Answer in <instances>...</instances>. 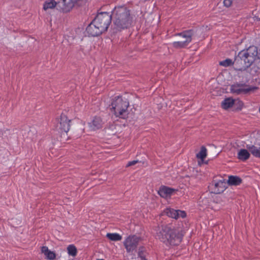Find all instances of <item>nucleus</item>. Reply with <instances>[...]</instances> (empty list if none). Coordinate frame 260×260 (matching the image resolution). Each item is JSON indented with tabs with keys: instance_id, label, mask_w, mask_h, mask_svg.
Returning a JSON list of instances; mask_svg holds the SVG:
<instances>
[{
	"instance_id": "nucleus-11",
	"label": "nucleus",
	"mask_w": 260,
	"mask_h": 260,
	"mask_svg": "<svg viewBox=\"0 0 260 260\" xmlns=\"http://www.w3.org/2000/svg\"><path fill=\"white\" fill-rule=\"evenodd\" d=\"M245 56L249 59V62H253L256 59H258L259 53L256 46H250L247 50L241 51Z\"/></svg>"
},
{
	"instance_id": "nucleus-14",
	"label": "nucleus",
	"mask_w": 260,
	"mask_h": 260,
	"mask_svg": "<svg viewBox=\"0 0 260 260\" xmlns=\"http://www.w3.org/2000/svg\"><path fill=\"white\" fill-rule=\"evenodd\" d=\"M67 0H62L61 2L56 3L54 0H50V1H46L43 5V9L47 10L49 9H53L56 7L57 9H59L62 11V8L64 7L66 1Z\"/></svg>"
},
{
	"instance_id": "nucleus-7",
	"label": "nucleus",
	"mask_w": 260,
	"mask_h": 260,
	"mask_svg": "<svg viewBox=\"0 0 260 260\" xmlns=\"http://www.w3.org/2000/svg\"><path fill=\"white\" fill-rule=\"evenodd\" d=\"M140 241L141 238L136 235L127 237L123 242V245L127 252L129 253L135 251Z\"/></svg>"
},
{
	"instance_id": "nucleus-15",
	"label": "nucleus",
	"mask_w": 260,
	"mask_h": 260,
	"mask_svg": "<svg viewBox=\"0 0 260 260\" xmlns=\"http://www.w3.org/2000/svg\"><path fill=\"white\" fill-rule=\"evenodd\" d=\"M86 1L87 0H69L68 2H67L66 1L65 6L62 8V12L64 13L70 12L73 7L75 6H79Z\"/></svg>"
},
{
	"instance_id": "nucleus-16",
	"label": "nucleus",
	"mask_w": 260,
	"mask_h": 260,
	"mask_svg": "<svg viewBox=\"0 0 260 260\" xmlns=\"http://www.w3.org/2000/svg\"><path fill=\"white\" fill-rule=\"evenodd\" d=\"M257 88L255 87H249L248 88H240L239 85L236 84L232 85L231 86V91L232 93L240 94L241 93L246 94L251 91L254 90Z\"/></svg>"
},
{
	"instance_id": "nucleus-5",
	"label": "nucleus",
	"mask_w": 260,
	"mask_h": 260,
	"mask_svg": "<svg viewBox=\"0 0 260 260\" xmlns=\"http://www.w3.org/2000/svg\"><path fill=\"white\" fill-rule=\"evenodd\" d=\"M112 19V14L107 12H101L98 13L93 20L94 23L105 32L107 30Z\"/></svg>"
},
{
	"instance_id": "nucleus-20",
	"label": "nucleus",
	"mask_w": 260,
	"mask_h": 260,
	"mask_svg": "<svg viewBox=\"0 0 260 260\" xmlns=\"http://www.w3.org/2000/svg\"><path fill=\"white\" fill-rule=\"evenodd\" d=\"M90 126L94 130L99 129L102 127V120L100 117H95L91 123H90Z\"/></svg>"
},
{
	"instance_id": "nucleus-10",
	"label": "nucleus",
	"mask_w": 260,
	"mask_h": 260,
	"mask_svg": "<svg viewBox=\"0 0 260 260\" xmlns=\"http://www.w3.org/2000/svg\"><path fill=\"white\" fill-rule=\"evenodd\" d=\"M227 183L224 179L220 180L217 182L213 180L210 184V187L212 189V192L214 194H219L223 192L227 187Z\"/></svg>"
},
{
	"instance_id": "nucleus-8",
	"label": "nucleus",
	"mask_w": 260,
	"mask_h": 260,
	"mask_svg": "<svg viewBox=\"0 0 260 260\" xmlns=\"http://www.w3.org/2000/svg\"><path fill=\"white\" fill-rule=\"evenodd\" d=\"M194 34V31L193 29H189L184 31L178 35L182 36L183 38L185 39V41H178L174 42L173 43V46L176 48H181L186 47L191 41V37Z\"/></svg>"
},
{
	"instance_id": "nucleus-19",
	"label": "nucleus",
	"mask_w": 260,
	"mask_h": 260,
	"mask_svg": "<svg viewBox=\"0 0 260 260\" xmlns=\"http://www.w3.org/2000/svg\"><path fill=\"white\" fill-rule=\"evenodd\" d=\"M235 100L231 98L225 99L221 103V107L224 109H228L234 106Z\"/></svg>"
},
{
	"instance_id": "nucleus-6",
	"label": "nucleus",
	"mask_w": 260,
	"mask_h": 260,
	"mask_svg": "<svg viewBox=\"0 0 260 260\" xmlns=\"http://www.w3.org/2000/svg\"><path fill=\"white\" fill-rule=\"evenodd\" d=\"M248 60L249 59L241 51L239 52L234 60V69L241 71L246 70L253 63L249 62Z\"/></svg>"
},
{
	"instance_id": "nucleus-3",
	"label": "nucleus",
	"mask_w": 260,
	"mask_h": 260,
	"mask_svg": "<svg viewBox=\"0 0 260 260\" xmlns=\"http://www.w3.org/2000/svg\"><path fill=\"white\" fill-rule=\"evenodd\" d=\"M110 111L116 117L122 119L128 117L129 102L127 99H123L121 96H117L112 99L109 106Z\"/></svg>"
},
{
	"instance_id": "nucleus-13",
	"label": "nucleus",
	"mask_w": 260,
	"mask_h": 260,
	"mask_svg": "<svg viewBox=\"0 0 260 260\" xmlns=\"http://www.w3.org/2000/svg\"><path fill=\"white\" fill-rule=\"evenodd\" d=\"M86 30L88 35L92 37L98 36L104 32L103 30L100 29L99 26L94 23V20L87 26Z\"/></svg>"
},
{
	"instance_id": "nucleus-28",
	"label": "nucleus",
	"mask_w": 260,
	"mask_h": 260,
	"mask_svg": "<svg viewBox=\"0 0 260 260\" xmlns=\"http://www.w3.org/2000/svg\"><path fill=\"white\" fill-rule=\"evenodd\" d=\"M235 0H224V6L227 8L231 7Z\"/></svg>"
},
{
	"instance_id": "nucleus-30",
	"label": "nucleus",
	"mask_w": 260,
	"mask_h": 260,
	"mask_svg": "<svg viewBox=\"0 0 260 260\" xmlns=\"http://www.w3.org/2000/svg\"><path fill=\"white\" fill-rule=\"evenodd\" d=\"M138 162V160H133L131 161H129L128 164L126 165V167L132 166L136 165Z\"/></svg>"
},
{
	"instance_id": "nucleus-25",
	"label": "nucleus",
	"mask_w": 260,
	"mask_h": 260,
	"mask_svg": "<svg viewBox=\"0 0 260 260\" xmlns=\"http://www.w3.org/2000/svg\"><path fill=\"white\" fill-rule=\"evenodd\" d=\"M219 65L225 67H228L232 65L234 66V61H233L231 59L227 58L223 61H220Z\"/></svg>"
},
{
	"instance_id": "nucleus-9",
	"label": "nucleus",
	"mask_w": 260,
	"mask_h": 260,
	"mask_svg": "<svg viewBox=\"0 0 260 260\" xmlns=\"http://www.w3.org/2000/svg\"><path fill=\"white\" fill-rule=\"evenodd\" d=\"M57 120V127L61 132H64L67 133L70 129V122L71 120L69 119L67 116L62 113L60 117L56 119Z\"/></svg>"
},
{
	"instance_id": "nucleus-1",
	"label": "nucleus",
	"mask_w": 260,
	"mask_h": 260,
	"mask_svg": "<svg viewBox=\"0 0 260 260\" xmlns=\"http://www.w3.org/2000/svg\"><path fill=\"white\" fill-rule=\"evenodd\" d=\"M156 239L166 245H178L182 241L184 232L181 230L171 228L166 224L158 225L154 228Z\"/></svg>"
},
{
	"instance_id": "nucleus-26",
	"label": "nucleus",
	"mask_w": 260,
	"mask_h": 260,
	"mask_svg": "<svg viewBox=\"0 0 260 260\" xmlns=\"http://www.w3.org/2000/svg\"><path fill=\"white\" fill-rule=\"evenodd\" d=\"M45 255L47 259L50 260H53L56 257L55 253L54 252L50 251V250Z\"/></svg>"
},
{
	"instance_id": "nucleus-31",
	"label": "nucleus",
	"mask_w": 260,
	"mask_h": 260,
	"mask_svg": "<svg viewBox=\"0 0 260 260\" xmlns=\"http://www.w3.org/2000/svg\"><path fill=\"white\" fill-rule=\"evenodd\" d=\"M236 84L238 85L240 88L248 86L245 83H236Z\"/></svg>"
},
{
	"instance_id": "nucleus-22",
	"label": "nucleus",
	"mask_w": 260,
	"mask_h": 260,
	"mask_svg": "<svg viewBox=\"0 0 260 260\" xmlns=\"http://www.w3.org/2000/svg\"><path fill=\"white\" fill-rule=\"evenodd\" d=\"M147 254L145 247L144 246H140L139 248L138 255V257L141 258V260H147L146 258V254Z\"/></svg>"
},
{
	"instance_id": "nucleus-24",
	"label": "nucleus",
	"mask_w": 260,
	"mask_h": 260,
	"mask_svg": "<svg viewBox=\"0 0 260 260\" xmlns=\"http://www.w3.org/2000/svg\"><path fill=\"white\" fill-rule=\"evenodd\" d=\"M67 250L69 254L70 255L75 256L77 255V248L74 245H70L68 246Z\"/></svg>"
},
{
	"instance_id": "nucleus-27",
	"label": "nucleus",
	"mask_w": 260,
	"mask_h": 260,
	"mask_svg": "<svg viewBox=\"0 0 260 260\" xmlns=\"http://www.w3.org/2000/svg\"><path fill=\"white\" fill-rule=\"evenodd\" d=\"M234 106L237 110H241L243 106V103L241 101H235Z\"/></svg>"
},
{
	"instance_id": "nucleus-29",
	"label": "nucleus",
	"mask_w": 260,
	"mask_h": 260,
	"mask_svg": "<svg viewBox=\"0 0 260 260\" xmlns=\"http://www.w3.org/2000/svg\"><path fill=\"white\" fill-rule=\"evenodd\" d=\"M49 249L47 246H42L41 248L42 253H44L45 255L48 251Z\"/></svg>"
},
{
	"instance_id": "nucleus-17",
	"label": "nucleus",
	"mask_w": 260,
	"mask_h": 260,
	"mask_svg": "<svg viewBox=\"0 0 260 260\" xmlns=\"http://www.w3.org/2000/svg\"><path fill=\"white\" fill-rule=\"evenodd\" d=\"M175 189L166 186H162L158 191L159 195L164 198H167L170 197L172 193L175 191Z\"/></svg>"
},
{
	"instance_id": "nucleus-32",
	"label": "nucleus",
	"mask_w": 260,
	"mask_h": 260,
	"mask_svg": "<svg viewBox=\"0 0 260 260\" xmlns=\"http://www.w3.org/2000/svg\"><path fill=\"white\" fill-rule=\"evenodd\" d=\"M259 113H260V107H259Z\"/></svg>"
},
{
	"instance_id": "nucleus-4",
	"label": "nucleus",
	"mask_w": 260,
	"mask_h": 260,
	"mask_svg": "<svg viewBox=\"0 0 260 260\" xmlns=\"http://www.w3.org/2000/svg\"><path fill=\"white\" fill-rule=\"evenodd\" d=\"M247 149H241L238 153V158L242 161H245L249 158V152L255 157L260 158V147L253 145H246Z\"/></svg>"
},
{
	"instance_id": "nucleus-23",
	"label": "nucleus",
	"mask_w": 260,
	"mask_h": 260,
	"mask_svg": "<svg viewBox=\"0 0 260 260\" xmlns=\"http://www.w3.org/2000/svg\"><path fill=\"white\" fill-rule=\"evenodd\" d=\"M107 237L111 241H117L122 239V236L117 233H108Z\"/></svg>"
},
{
	"instance_id": "nucleus-18",
	"label": "nucleus",
	"mask_w": 260,
	"mask_h": 260,
	"mask_svg": "<svg viewBox=\"0 0 260 260\" xmlns=\"http://www.w3.org/2000/svg\"><path fill=\"white\" fill-rule=\"evenodd\" d=\"M242 182V179L237 176H229L226 183L230 185L237 186Z\"/></svg>"
},
{
	"instance_id": "nucleus-21",
	"label": "nucleus",
	"mask_w": 260,
	"mask_h": 260,
	"mask_svg": "<svg viewBox=\"0 0 260 260\" xmlns=\"http://www.w3.org/2000/svg\"><path fill=\"white\" fill-rule=\"evenodd\" d=\"M207 156V149L204 146H202L201 148L200 151L196 155V157L200 159L202 162L204 160V159Z\"/></svg>"
},
{
	"instance_id": "nucleus-12",
	"label": "nucleus",
	"mask_w": 260,
	"mask_h": 260,
	"mask_svg": "<svg viewBox=\"0 0 260 260\" xmlns=\"http://www.w3.org/2000/svg\"><path fill=\"white\" fill-rule=\"evenodd\" d=\"M163 213L169 217L176 219H178L180 217L184 218L186 216V214L185 211L180 210H175L172 208H167L164 211Z\"/></svg>"
},
{
	"instance_id": "nucleus-2",
	"label": "nucleus",
	"mask_w": 260,
	"mask_h": 260,
	"mask_svg": "<svg viewBox=\"0 0 260 260\" xmlns=\"http://www.w3.org/2000/svg\"><path fill=\"white\" fill-rule=\"evenodd\" d=\"M111 14L114 28L117 30H121L131 26L133 17L130 10L125 6L115 7Z\"/></svg>"
}]
</instances>
